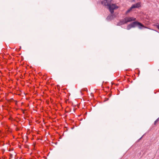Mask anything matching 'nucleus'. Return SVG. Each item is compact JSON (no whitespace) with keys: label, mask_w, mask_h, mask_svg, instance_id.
I'll list each match as a JSON object with an SVG mask.
<instances>
[{"label":"nucleus","mask_w":159,"mask_h":159,"mask_svg":"<svg viewBox=\"0 0 159 159\" xmlns=\"http://www.w3.org/2000/svg\"><path fill=\"white\" fill-rule=\"evenodd\" d=\"M138 26V27L140 29H142L143 27L145 28L144 25L142 23L138 21L137 25Z\"/></svg>","instance_id":"39448f33"},{"label":"nucleus","mask_w":159,"mask_h":159,"mask_svg":"<svg viewBox=\"0 0 159 159\" xmlns=\"http://www.w3.org/2000/svg\"><path fill=\"white\" fill-rule=\"evenodd\" d=\"M120 21L122 25H124L127 23L126 20L125 19V17L123 19L120 20Z\"/></svg>","instance_id":"6e6552de"},{"label":"nucleus","mask_w":159,"mask_h":159,"mask_svg":"<svg viewBox=\"0 0 159 159\" xmlns=\"http://www.w3.org/2000/svg\"><path fill=\"white\" fill-rule=\"evenodd\" d=\"M132 6L134 8H138L141 7V3L140 2H138L135 4L133 5Z\"/></svg>","instance_id":"7ed1b4c3"},{"label":"nucleus","mask_w":159,"mask_h":159,"mask_svg":"<svg viewBox=\"0 0 159 159\" xmlns=\"http://www.w3.org/2000/svg\"><path fill=\"white\" fill-rule=\"evenodd\" d=\"M122 25V23L121 22V21L120 20L117 24V25Z\"/></svg>","instance_id":"9b49d317"},{"label":"nucleus","mask_w":159,"mask_h":159,"mask_svg":"<svg viewBox=\"0 0 159 159\" xmlns=\"http://www.w3.org/2000/svg\"><path fill=\"white\" fill-rule=\"evenodd\" d=\"M133 9H134V8L132 6L131 7L126 11L125 14H127L128 13L130 12Z\"/></svg>","instance_id":"0eeeda50"},{"label":"nucleus","mask_w":159,"mask_h":159,"mask_svg":"<svg viewBox=\"0 0 159 159\" xmlns=\"http://www.w3.org/2000/svg\"><path fill=\"white\" fill-rule=\"evenodd\" d=\"M159 121V118H157L154 122V125H156V123Z\"/></svg>","instance_id":"9d476101"},{"label":"nucleus","mask_w":159,"mask_h":159,"mask_svg":"<svg viewBox=\"0 0 159 159\" xmlns=\"http://www.w3.org/2000/svg\"><path fill=\"white\" fill-rule=\"evenodd\" d=\"M132 27L130 24L128 25V26L127 27V30H129L130 29L132 28Z\"/></svg>","instance_id":"1a4fd4ad"},{"label":"nucleus","mask_w":159,"mask_h":159,"mask_svg":"<svg viewBox=\"0 0 159 159\" xmlns=\"http://www.w3.org/2000/svg\"><path fill=\"white\" fill-rule=\"evenodd\" d=\"M125 19L126 20L127 23L134 21L136 20V18L133 17H125Z\"/></svg>","instance_id":"f03ea898"},{"label":"nucleus","mask_w":159,"mask_h":159,"mask_svg":"<svg viewBox=\"0 0 159 159\" xmlns=\"http://www.w3.org/2000/svg\"><path fill=\"white\" fill-rule=\"evenodd\" d=\"M157 28L159 30V25L157 26Z\"/></svg>","instance_id":"f8f14e48"},{"label":"nucleus","mask_w":159,"mask_h":159,"mask_svg":"<svg viewBox=\"0 0 159 159\" xmlns=\"http://www.w3.org/2000/svg\"><path fill=\"white\" fill-rule=\"evenodd\" d=\"M115 17V16L113 14H111V15H109L107 17V19L108 20H111Z\"/></svg>","instance_id":"20e7f679"},{"label":"nucleus","mask_w":159,"mask_h":159,"mask_svg":"<svg viewBox=\"0 0 159 159\" xmlns=\"http://www.w3.org/2000/svg\"><path fill=\"white\" fill-rule=\"evenodd\" d=\"M112 0L108 1H102L101 3L105 6H107L111 14L114 13V10L117 9L118 8V6L115 4H111V2Z\"/></svg>","instance_id":"f257e3e1"},{"label":"nucleus","mask_w":159,"mask_h":159,"mask_svg":"<svg viewBox=\"0 0 159 159\" xmlns=\"http://www.w3.org/2000/svg\"><path fill=\"white\" fill-rule=\"evenodd\" d=\"M137 21H134L130 23V24L132 28H134L137 25Z\"/></svg>","instance_id":"423d86ee"}]
</instances>
